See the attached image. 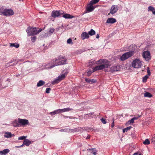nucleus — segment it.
I'll return each instance as SVG.
<instances>
[{"label":"nucleus","instance_id":"1","mask_svg":"<svg viewBox=\"0 0 155 155\" xmlns=\"http://www.w3.org/2000/svg\"><path fill=\"white\" fill-rule=\"evenodd\" d=\"M98 65L94 68L93 69V72L95 71L103 70L106 68H108L110 66V62L107 60L104 59H100L97 61Z\"/></svg>","mask_w":155,"mask_h":155},{"label":"nucleus","instance_id":"2","mask_svg":"<svg viewBox=\"0 0 155 155\" xmlns=\"http://www.w3.org/2000/svg\"><path fill=\"white\" fill-rule=\"evenodd\" d=\"M135 47L134 45H130L129 47V49L132 51L124 54L120 57V60L122 61H124L132 56L134 54Z\"/></svg>","mask_w":155,"mask_h":155},{"label":"nucleus","instance_id":"3","mask_svg":"<svg viewBox=\"0 0 155 155\" xmlns=\"http://www.w3.org/2000/svg\"><path fill=\"white\" fill-rule=\"evenodd\" d=\"M51 63L53 64V66H51V67H54L56 66L66 64V59L63 57L59 56L58 58H55L52 60Z\"/></svg>","mask_w":155,"mask_h":155},{"label":"nucleus","instance_id":"4","mask_svg":"<svg viewBox=\"0 0 155 155\" xmlns=\"http://www.w3.org/2000/svg\"><path fill=\"white\" fill-rule=\"evenodd\" d=\"M13 124H14V127H19L21 126H24L26 125H28L29 124V121L28 120L22 119L18 118V120H15L13 121Z\"/></svg>","mask_w":155,"mask_h":155},{"label":"nucleus","instance_id":"5","mask_svg":"<svg viewBox=\"0 0 155 155\" xmlns=\"http://www.w3.org/2000/svg\"><path fill=\"white\" fill-rule=\"evenodd\" d=\"M41 29L37 30L36 28L28 27L26 30V32L29 36L34 35L41 32Z\"/></svg>","mask_w":155,"mask_h":155},{"label":"nucleus","instance_id":"6","mask_svg":"<svg viewBox=\"0 0 155 155\" xmlns=\"http://www.w3.org/2000/svg\"><path fill=\"white\" fill-rule=\"evenodd\" d=\"M14 14V12L11 9L0 8V15H3L6 16H8L12 15Z\"/></svg>","mask_w":155,"mask_h":155},{"label":"nucleus","instance_id":"7","mask_svg":"<svg viewBox=\"0 0 155 155\" xmlns=\"http://www.w3.org/2000/svg\"><path fill=\"white\" fill-rule=\"evenodd\" d=\"M142 66L141 61L138 59L134 60L132 62V66L135 68H141Z\"/></svg>","mask_w":155,"mask_h":155},{"label":"nucleus","instance_id":"8","mask_svg":"<svg viewBox=\"0 0 155 155\" xmlns=\"http://www.w3.org/2000/svg\"><path fill=\"white\" fill-rule=\"evenodd\" d=\"M64 78V75H61L60 76H59L57 78L52 81V84H55L58 83L61 81L63 80Z\"/></svg>","mask_w":155,"mask_h":155},{"label":"nucleus","instance_id":"9","mask_svg":"<svg viewBox=\"0 0 155 155\" xmlns=\"http://www.w3.org/2000/svg\"><path fill=\"white\" fill-rule=\"evenodd\" d=\"M142 56L143 58L147 61H148L150 59V54L149 51H146L143 52Z\"/></svg>","mask_w":155,"mask_h":155},{"label":"nucleus","instance_id":"10","mask_svg":"<svg viewBox=\"0 0 155 155\" xmlns=\"http://www.w3.org/2000/svg\"><path fill=\"white\" fill-rule=\"evenodd\" d=\"M72 110L71 109L69 108H65L63 109H58L55 110L56 114H59L61 113H63L65 112L68 111Z\"/></svg>","mask_w":155,"mask_h":155},{"label":"nucleus","instance_id":"11","mask_svg":"<svg viewBox=\"0 0 155 155\" xmlns=\"http://www.w3.org/2000/svg\"><path fill=\"white\" fill-rule=\"evenodd\" d=\"M63 13V12L62 11H53L52 13V16L54 18L58 17L60 15L62 14Z\"/></svg>","mask_w":155,"mask_h":155},{"label":"nucleus","instance_id":"12","mask_svg":"<svg viewBox=\"0 0 155 155\" xmlns=\"http://www.w3.org/2000/svg\"><path fill=\"white\" fill-rule=\"evenodd\" d=\"M93 4H91L90 2V3L87 5L86 9L88 12H91L94 10V8L92 5Z\"/></svg>","mask_w":155,"mask_h":155},{"label":"nucleus","instance_id":"13","mask_svg":"<svg viewBox=\"0 0 155 155\" xmlns=\"http://www.w3.org/2000/svg\"><path fill=\"white\" fill-rule=\"evenodd\" d=\"M81 38L83 40H84L86 38H88L89 37V36L88 34H87L86 32H83V33L81 34Z\"/></svg>","mask_w":155,"mask_h":155},{"label":"nucleus","instance_id":"14","mask_svg":"<svg viewBox=\"0 0 155 155\" xmlns=\"http://www.w3.org/2000/svg\"><path fill=\"white\" fill-rule=\"evenodd\" d=\"M52 66L53 64L52 63H51H51H48L43 65V66L45 67V68L47 69H51L53 67H51V66Z\"/></svg>","mask_w":155,"mask_h":155},{"label":"nucleus","instance_id":"15","mask_svg":"<svg viewBox=\"0 0 155 155\" xmlns=\"http://www.w3.org/2000/svg\"><path fill=\"white\" fill-rule=\"evenodd\" d=\"M97 61H95L94 60H91L88 63V66L90 67H92L95 64H97Z\"/></svg>","mask_w":155,"mask_h":155},{"label":"nucleus","instance_id":"16","mask_svg":"<svg viewBox=\"0 0 155 155\" xmlns=\"http://www.w3.org/2000/svg\"><path fill=\"white\" fill-rule=\"evenodd\" d=\"M9 152V150L8 149H5L2 151H0L1 155H5Z\"/></svg>","mask_w":155,"mask_h":155},{"label":"nucleus","instance_id":"17","mask_svg":"<svg viewBox=\"0 0 155 155\" xmlns=\"http://www.w3.org/2000/svg\"><path fill=\"white\" fill-rule=\"evenodd\" d=\"M116 20L115 19L113 18H108L106 22V23H113L115 22Z\"/></svg>","mask_w":155,"mask_h":155},{"label":"nucleus","instance_id":"18","mask_svg":"<svg viewBox=\"0 0 155 155\" xmlns=\"http://www.w3.org/2000/svg\"><path fill=\"white\" fill-rule=\"evenodd\" d=\"M12 136H14V134H12L10 132H6L5 133L4 137L6 138H10Z\"/></svg>","mask_w":155,"mask_h":155},{"label":"nucleus","instance_id":"19","mask_svg":"<svg viewBox=\"0 0 155 155\" xmlns=\"http://www.w3.org/2000/svg\"><path fill=\"white\" fill-rule=\"evenodd\" d=\"M63 17L66 19L72 18L74 17V16L70 14H66L63 15Z\"/></svg>","mask_w":155,"mask_h":155},{"label":"nucleus","instance_id":"20","mask_svg":"<svg viewBox=\"0 0 155 155\" xmlns=\"http://www.w3.org/2000/svg\"><path fill=\"white\" fill-rule=\"evenodd\" d=\"M85 80L86 82L91 84L95 83L96 82V80L94 79H90L88 78H86Z\"/></svg>","mask_w":155,"mask_h":155},{"label":"nucleus","instance_id":"21","mask_svg":"<svg viewBox=\"0 0 155 155\" xmlns=\"http://www.w3.org/2000/svg\"><path fill=\"white\" fill-rule=\"evenodd\" d=\"M31 143V141L28 139L24 140L23 142V144H25L27 146H29Z\"/></svg>","mask_w":155,"mask_h":155},{"label":"nucleus","instance_id":"22","mask_svg":"<svg viewBox=\"0 0 155 155\" xmlns=\"http://www.w3.org/2000/svg\"><path fill=\"white\" fill-rule=\"evenodd\" d=\"M115 8V5H113L111 8L110 11V13L112 14H113L115 13L116 11Z\"/></svg>","mask_w":155,"mask_h":155},{"label":"nucleus","instance_id":"23","mask_svg":"<svg viewBox=\"0 0 155 155\" xmlns=\"http://www.w3.org/2000/svg\"><path fill=\"white\" fill-rule=\"evenodd\" d=\"M88 150L93 154L96 155L97 154V151L95 148L89 149Z\"/></svg>","mask_w":155,"mask_h":155},{"label":"nucleus","instance_id":"24","mask_svg":"<svg viewBox=\"0 0 155 155\" xmlns=\"http://www.w3.org/2000/svg\"><path fill=\"white\" fill-rule=\"evenodd\" d=\"M45 83V81L42 80H40L38 82L37 84V86L38 87H40L44 85Z\"/></svg>","mask_w":155,"mask_h":155},{"label":"nucleus","instance_id":"25","mask_svg":"<svg viewBox=\"0 0 155 155\" xmlns=\"http://www.w3.org/2000/svg\"><path fill=\"white\" fill-rule=\"evenodd\" d=\"M144 96L145 97H151L152 95L150 93L147 92H146L144 94Z\"/></svg>","mask_w":155,"mask_h":155},{"label":"nucleus","instance_id":"26","mask_svg":"<svg viewBox=\"0 0 155 155\" xmlns=\"http://www.w3.org/2000/svg\"><path fill=\"white\" fill-rule=\"evenodd\" d=\"M95 33V31L94 30L91 29L88 32V34L91 36L94 35Z\"/></svg>","mask_w":155,"mask_h":155},{"label":"nucleus","instance_id":"27","mask_svg":"<svg viewBox=\"0 0 155 155\" xmlns=\"http://www.w3.org/2000/svg\"><path fill=\"white\" fill-rule=\"evenodd\" d=\"M132 128V127L131 126H129L127 127L124 129L123 130V133H125V132H127L128 130H130L131 128Z\"/></svg>","mask_w":155,"mask_h":155},{"label":"nucleus","instance_id":"28","mask_svg":"<svg viewBox=\"0 0 155 155\" xmlns=\"http://www.w3.org/2000/svg\"><path fill=\"white\" fill-rule=\"evenodd\" d=\"M150 141L148 139H146L143 142V144L145 145H148L150 144Z\"/></svg>","mask_w":155,"mask_h":155},{"label":"nucleus","instance_id":"29","mask_svg":"<svg viewBox=\"0 0 155 155\" xmlns=\"http://www.w3.org/2000/svg\"><path fill=\"white\" fill-rule=\"evenodd\" d=\"M151 143L155 144V134L154 135L151 139Z\"/></svg>","mask_w":155,"mask_h":155},{"label":"nucleus","instance_id":"30","mask_svg":"<svg viewBox=\"0 0 155 155\" xmlns=\"http://www.w3.org/2000/svg\"><path fill=\"white\" fill-rule=\"evenodd\" d=\"M10 46L11 47H14L16 48H18L19 47V45L18 44L15 43L10 44Z\"/></svg>","mask_w":155,"mask_h":155},{"label":"nucleus","instance_id":"31","mask_svg":"<svg viewBox=\"0 0 155 155\" xmlns=\"http://www.w3.org/2000/svg\"><path fill=\"white\" fill-rule=\"evenodd\" d=\"M69 130L68 131V132H74L77 131V128L74 129H68Z\"/></svg>","mask_w":155,"mask_h":155},{"label":"nucleus","instance_id":"32","mask_svg":"<svg viewBox=\"0 0 155 155\" xmlns=\"http://www.w3.org/2000/svg\"><path fill=\"white\" fill-rule=\"evenodd\" d=\"M116 71V67L114 66L111 68L110 69V71L111 72H113Z\"/></svg>","mask_w":155,"mask_h":155},{"label":"nucleus","instance_id":"33","mask_svg":"<svg viewBox=\"0 0 155 155\" xmlns=\"http://www.w3.org/2000/svg\"><path fill=\"white\" fill-rule=\"evenodd\" d=\"M148 78V76L146 75H145L143 79V82L145 83L147 81V79Z\"/></svg>","mask_w":155,"mask_h":155},{"label":"nucleus","instance_id":"34","mask_svg":"<svg viewBox=\"0 0 155 155\" xmlns=\"http://www.w3.org/2000/svg\"><path fill=\"white\" fill-rule=\"evenodd\" d=\"M54 29L53 28H50L48 32L50 34H52L54 31Z\"/></svg>","mask_w":155,"mask_h":155},{"label":"nucleus","instance_id":"35","mask_svg":"<svg viewBox=\"0 0 155 155\" xmlns=\"http://www.w3.org/2000/svg\"><path fill=\"white\" fill-rule=\"evenodd\" d=\"M100 0H92L91 1V4H95L97 3Z\"/></svg>","mask_w":155,"mask_h":155},{"label":"nucleus","instance_id":"36","mask_svg":"<svg viewBox=\"0 0 155 155\" xmlns=\"http://www.w3.org/2000/svg\"><path fill=\"white\" fill-rule=\"evenodd\" d=\"M67 43L68 44H72L73 42L72 39L71 38L68 39L67 41Z\"/></svg>","mask_w":155,"mask_h":155},{"label":"nucleus","instance_id":"37","mask_svg":"<svg viewBox=\"0 0 155 155\" xmlns=\"http://www.w3.org/2000/svg\"><path fill=\"white\" fill-rule=\"evenodd\" d=\"M155 10L154 8L152 6H150L148 8V11H153Z\"/></svg>","mask_w":155,"mask_h":155},{"label":"nucleus","instance_id":"38","mask_svg":"<svg viewBox=\"0 0 155 155\" xmlns=\"http://www.w3.org/2000/svg\"><path fill=\"white\" fill-rule=\"evenodd\" d=\"M26 137V136H22L19 137L18 138V139L19 140H23L25 139Z\"/></svg>","mask_w":155,"mask_h":155},{"label":"nucleus","instance_id":"39","mask_svg":"<svg viewBox=\"0 0 155 155\" xmlns=\"http://www.w3.org/2000/svg\"><path fill=\"white\" fill-rule=\"evenodd\" d=\"M51 90V88L50 87L47 88L46 89V93L47 94L49 93Z\"/></svg>","mask_w":155,"mask_h":155},{"label":"nucleus","instance_id":"40","mask_svg":"<svg viewBox=\"0 0 155 155\" xmlns=\"http://www.w3.org/2000/svg\"><path fill=\"white\" fill-rule=\"evenodd\" d=\"M69 130L68 129H62L60 131H64L65 132H68V131Z\"/></svg>","mask_w":155,"mask_h":155},{"label":"nucleus","instance_id":"41","mask_svg":"<svg viewBox=\"0 0 155 155\" xmlns=\"http://www.w3.org/2000/svg\"><path fill=\"white\" fill-rule=\"evenodd\" d=\"M31 38L32 42H34L36 39V36L32 37Z\"/></svg>","mask_w":155,"mask_h":155},{"label":"nucleus","instance_id":"42","mask_svg":"<svg viewBox=\"0 0 155 155\" xmlns=\"http://www.w3.org/2000/svg\"><path fill=\"white\" fill-rule=\"evenodd\" d=\"M101 122L104 124H105L106 123V120L105 119H104L103 118L101 119Z\"/></svg>","mask_w":155,"mask_h":155},{"label":"nucleus","instance_id":"43","mask_svg":"<svg viewBox=\"0 0 155 155\" xmlns=\"http://www.w3.org/2000/svg\"><path fill=\"white\" fill-rule=\"evenodd\" d=\"M93 72V71H89L87 73V75L88 76H90L92 74V73Z\"/></svg>","mask_w":155,"mask_h":155},{"label":"nucleus","instance_id":"44","mask_svg":"<svg viewBox=\"0 0 155 155\" xmlns=\"http://www.w3.org/2000/svg\"><path fill=\"white\" fill-rule=\"evenodd\" d=\"M129 122L130 124H132L134 122V119L132 118L131 120L129 121Z\"/></svg>","mask_w":155,"mask_h":155},{"label":"nucleus","instance_id":"45","mask_svg":"<svg viewBox=\"0 0 155 155\" xmlns=\"http://www.w3.org/2000/svg\"><path fill=\"white\" fill-rule=\"evenodd\" d=\"M147 74L149 76L150 75V71L149 68V67L147 68Z\"/></svg>","mask_w":155,"mask_h":155},{"label":"nucleus","instance_id":"46","mask_svg":"<svg viewBox=\"0 0 155 155\" xmlns=\"http://www.w3.org/2000/svg\"><path fill=\"white\" fill-rule=\"evenodd\" d=\"M50 114L51 115H54L57 114L55 110L53 112H50Z\"/></svg>","mask_w":155,"mask_h":155},{"label":"nucleus","instance_id":"47","mask_svg":"<svg viewBox=\"0 0 155 155\" xmlns=\"http://www.w3.org/2000/svg\"><path fill=\"white\" fill-rule=\"evenodd\" d=\"M50 114L51 115H54L57 114L55 110L53 112H50Z\"/></svg>","mask_w":155,"mask_h":155},{"label":"nucleus","instance_id":"48","mask_svg":"<svg viewBox=\"0 0 155 155\" xmlns=\"http://www.w3.org/2000/svg\"><path fill=\"white\" fill-rule=\"evenodd\" d=\"M141 116V115L138 116L137 117H134L133 118V119H134V120H137L138 119L139 117H140Z\"/></svg>","mask_w":155,"mask_h":155},{"label":"nucleus","instance_id":"49","mask_svg":"<svg viewBox=\"0 0 155 155\" xmlns=\"http://www.w3.org/2000/svg\"><path fill=\"white\" fill-rule=\"evenodd\" d=\"M90 115H91L90 113L86 114L85 115L84 117L85 118H87V117L89 116Z\"/></svg>","mask_w":155,"mask_h":155},{"label":"nucleus","instance_id":"50","mask_svg":"<svg viewBox=\"0 0 155 155\" xmlns=\"http://www.w3.org/2000/svg\"><path fill=\"white\" fill-rule=\"evenodd\" d=\"M113 122L112 123L111 125V127H113L114 126V120L113 119Z\"/></svg>","mask_w":155,"mask_h":155},{"label":"nucleus","instance_id":"51","mask_svg":"<svg viewBox=\"0 0 155 155\" xmlns=\"http://www.w3.org/2000/svg\"><path fill=\"white\" fill-rule=\"evenodd\" d=\"M67 74H68V72H66L64 74H62L61 75H64V78H65L66 75H67Z\"/></svg>","mask_w":155,"mask_h":155},{"label":"nucleus","instance_id":"52","mask_svg":"<svg viewBox=\"0 0 155 155\" xmlns=\"http://www.w3.org/2000/svg\"><path fill=\"white\" fill-rule=\"evenodd\" d=\"M81 52H82V51H81V50H78V51H77V53L78 54H80V53H81Z\"/></svg>","mask_w":155,"mask_h":155},{"label":"nucleus","instance_id":"53","mask_svg":"<svg viewBox=\"0 0 155 155\" xmlns=\"http://www.w3.org/2000/svg\"><path fill=\"white\" fill-rule=\"evenodd\" d=\"M99 35L98 34H97V35L96 38H99Z\"/></svg>","mask_w":155,"mask_h":155},{"label":"nucleus","instance_id":"54","mask_svg":"<svg viewBox=\"0 0 155 155\" xmlns=\"http://www.w3.org/2000/svg\"><path fill=\"white\" fill-rule=\"evenodd\" d=\"M133 155H141V154H138L137 153H135Z\"/></svg>","mask_w":155,"mask_h":155},{"label":"nucleus","instance_id":"55","mask_svg":"<svg viewBox=\"0 0 155 155\" xmlns=\"http://www.w3.org/2000/svg\"><path fill=\"white\" fill-rule=\"evenodd\" d=\"M152 12L153 14L155 15V10H153L152 11Z\"/></svg>","mask_w":155,"mask_h":155},{"label":"nucleus","instance_id":"56","mask_svg":"<svg viewBox=\"0 0 155 155\" xmlns=\"http://www.w3.org/2000/svg\"><path fill=\"white\" fill-rule=\"evenodd\" d=\"M90 136H89V135H88V136L86 138L87 139H89L90 138Z\"/></svg>","mask_w":155,"mask_h":155},{"label":"nucleus","instance_id":"57","mask_svg":"<svg viewBox=\"0 0 155 155\" xmlns=\"http://www.w3.org/2000/svg\"><path fill=\"white\" fill-rule=\"evenodd\" d=\"M24 145H25V144H23V143L22 145H21L20 146V147H22Z\"/></svg>","mask_w":155,"mask_h":155},{"label":"nucleus","instance_id":"58","mask_svg":"<svg viewBox=\"0 0 155 155\" xmlns=\"http://www.w3.org/2000/svg\"><path fill=\"white\" fill-rule=\"evenodd\" d=\"M90 114L91 115L94 114V113L91 112Z\"/></svg>","mask_w":155,"mask_h":155},{"label":"nucleus","instance_id":"59","mask_svg":"<svg viewBox=\"0 0 155 155\" xmlns=\"http://www.w3.org/2000/svg\"><path fill=\"white\" fill-rule=\"evenodd\" d=\"M16 147L19 148V147H20V146H16Z\"/></svg>","mask_w":155,"mask_h":155},{"label":"nucleus","instance_id":"60","mask_svg":"<svg viewBox=\"0 0 155 155\" xmlns=\"http://www.w3.org/2000/svg\"><path fill=\"white\" fill-rule=\"evenodd\" d=\"M12 61H11L9 62L8 63L9 64H10L11 63H12Z\"/></svg>","mask_w":155,"mask_h":155},{"label":"nucleus","instance_id":"61","mask_svg":"<svg viewBox=\"0 0 155 155\" xmlns=\"http://www.w3.org/2000/svg\"><path fill=\"white\" fill-rule=\"evenodd\" d=\"M15 63H14V64H12V65H13V66H14V65H15Z\"/></svg>","mask_w":155,"mask_h":155}]
</instances>
